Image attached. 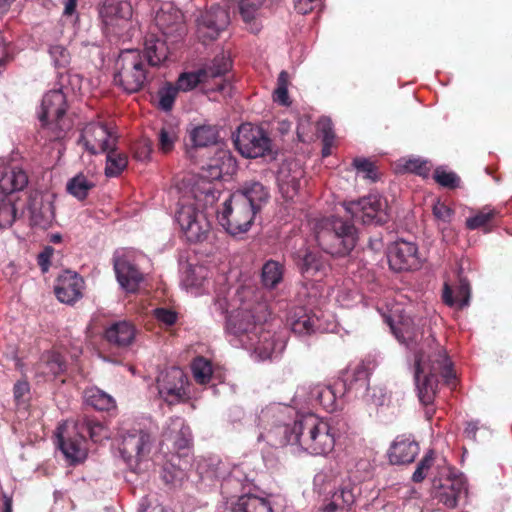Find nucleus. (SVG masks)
<instances>
[{
  "mask_svg": "<svg viewBox=\"0 0 512 512\" xmlns=\"http://www.w3.org/2000/svg\"><path fill=\"white\" fill-rule=\"evenodd\" d=\"M258 442L272 447L296 446L312 456H326L333 451L335 435L328 422L313 412H295L290 405L271 403L256 413Z\"/></svg>",
  "mask_w": 512,
  "mask_h": 512,
  "instance_id": "f257e3e1",
  "label": "nucleus"
},
{
  "mask_svg": "<svg viewBox=\"0 0 512 512\" xmlns=\"http://www.w3.org/2000/svg\"><path fill=\"white\" fill-rule=\"evenodd\" d=\"M438 374L447 384L455 379L453 363L440 345L436 344L435 348L431 347V352L427 355L422 349L415 352L414 382L418 398L426 407L427 419H431L435 412L432 404L437 393Z\"/></svg>",
  "mask_w": 512,
  "mask_h": 512,
  "instance_id": "f03ea898",
  "label": "nucleus"
},
{
  "mask_svg": "<svg viewBox=\"0 0 512 512\" xmlns=\"http://www.w3.org/2000/svg\"><path fill=\"white\" fill-rule=\"evenodd\" d=\"M224 464L218 462L215 469L208 470L207 477L222 479L221 493L224 501L218 505L216 512H274L271 502L268 499L253 494L241 496H226L230 488L244 489L250 479L244 474L239 466H234L226 477Z\"/></svg>",
  "mask_w": 512,
  "mask_h": 512,
  "instance_id": "7ed1b4c3",
  "label": "nucleus"
},
{
  "mask_svg": "<svg viewBox=\"0 0 512 512\" xmlns=\"http://www.w3.org/2000/svg\"><path fill=\"white\" fill-rule=\"evenodd\" d=\"M94 443L109 438L108 429L96 418L83 417L77 420L67 436L63 435L62 427L57 429V444L70 463L83 461L87 456V439Z\"/></svg>",
  "mask_w": 512,
  "mask_h": 512,
  "instance_id": "20e7f679",
  "label": "nucleus"
},
{
  "mask_svg": "<svg viewBox=\"0 0 512 512\" xmlns=\"http://www.w3.org/2000/svg\"><path fill=\"white\" fill-rule=\"evenodd\" d=\"M266 318L264 304L254 307L251 303H243L226 317L227 340L235 348L250 349Z\"/></svg>",
  "mask_w": 512,
  "mask_h": 512,
  "instance_id": "39448f33",
  "label": "nucleus"
},
{
  "mask_svg": "<svg viewBox=\"0 0 512 512\" xmlns=\"http://www.w3.org/2000/svg\"><path fill=\"white\" fill-rule=\"evenodd\" d=\"M295 412H312L321 407L328 413L343 409L345 397L337 381L331 385L304 384L296 389L292 399Z\"/></svg>",
  "mask_w": 512,
  "mask_h": 512,
  "instance_id": "423d86ee",
  "label": "nucleus"
},
{
  "mask_svg": "<svg viewBox=\"0 0 512 512\" xmlns=\"http://www.w3.org/2000/svg\"><path fill=\"white\" fill-rule=\"evenodd\" d=\"M27 184L28 176L23 169L12 167L4 158H0V228L10 227L16 220V193Z\"/></svg>",
  "mask_w": 512,
  "mask_h": 512,
  "instance_id": "0eeeda50",
  "label": "nucleus"
},
{
  "mask_svg": "<svg viewBox=\"0 0 512 512\" xmlns=\"http://www.w3.org/2000/svg\"><path fill=\"white\" fill-rule=\"evenodd\" d=\"M358 239V230L353 221L338 216H332L326 227L317 234V242L322 250L338 257L349 255Z\"/></svg>",
  "mask_w": 512,
  "mask_h": 512,
  "instance_id": "6e6552de",
  "label": "nucleus"
},
{
  "mask_svg": "<svg viewBox=\"0 0 512 512\" xmlns=\"http://www.w3.org/2000/svg\"><path fill=\"white\" fill-rule=\"evenodd\" d=\"M370 369L364 363L360 362L347 367L336 380L342 391V396L347 400L362 399L367 403L376 406H383L385 403V394L379 390V395L374 389L370 393Z\"/></svg>",
  "mask_w": 512,
  "mask_h": 512,
  "instance_id": "1a4fd4ad",
  "label": "nucleus"
},
{
  "mask_svg": "<svg viewBox=\"0 0 512 512\" xmlns=\"http://www.w3.org/2000/svg\"><path fill=\"white\" fill-rule=\"evenodd\" d=\"M66 94L63 86L52 89L44 94L38 112V118L43 129L51 132L49 140H58L62 138L69 129V123L64 119L67 110Z\"/></svg>",
  "mask_w": 512,
  "mask_h": 512,
  "instance_id": "9d476101",
  "label": "nucleus"
},
{
  "mask_svg": "<svg viewBox=\"0 0 512 512\" xmlns=\"http://www.w3.org/2000/svg\"><path fill=\"white\" fill-rule=\"evenodd\" d=\"M242 199L231 193L217 213L219 224L233 237L247 233L258 213Z\"/></svg>",
  "mask_w": 512,
  "mask_h": 512,
  "instance_id": "9b49d317",
  "label": "nucleus"
},
{
  "mask_svg": "<svg viewBox=\"0 0 512 512\" xmlns=\"http://www.w3.org/2000/svg\"><path fill=\"white\" fill-rule=\"evenodd\" d=\"M175 220L188 242L198 243L207 238L210 223L203 210L197 207L196 198L184 197L179 200Z\"/></svg>",
  "mask_w": 512,
  "mask_h": 512,
  "instance_id": "f8f14e48",
  "label": "nucleus"
},
{
  "mask_svg": "<svg viewBox=\"0 0 512 512\" xmlns=\"http://www.w3.org/2000/svg\"><path fill=\"white\" fill-rule=\"evenodd\" d=\"M113 81L127 93L138 92L146 81L142 56L138 50H123L116 62Z\"/></svg>",
  "mask_w": 512,
  "mask_h": 512,
  "instance_id": "ddd939ff",
  "label": "nucleus"
},
{
  "mask_svg": "<svg viewBox=\"0 0 512 512\" xmlns=\"http://www.w3.org/2000/svg\"><path fill=\"white\" fill-rule=\"evenodd\" d=\"M133 8L130 0H104L99 8L104 32L119 39L132 37Z\"/></svg>",
  "mask_w": 512,
  "mask_h": 512,
  "instance_id": "4468645a",
  "label": "nucleus"
},
{
  "mask_svg": "<svg viewBox=\"0 0 512 512\" xmlns=\"http://www.w3.org/2000/svg\"><path fill=\"white\" fill-rule=\"evenodd\" d=\"M432 486L434 498L447 508H455L468 494L464 474L455 473L451 467H444L441 476L433 478Z\"/></svg>",
  "mask_w": 512,
  "mask_h": 512,
  "instance_id": "2eb2a0df",
  "label": "nucleus"
},
{
  "mask_svg": "<svg viewBox=\"0 0 512 512\" xmlns=\"http://www.w3.org/2000/svg\"><path fill=\"white\" fill-rule=\"evenodd\" d=\"M232 138L235 148L245 158L264 157L271 151V139L266 131L251 123L241 124Z\"/></svg>",
  "mask_w": 512,
  "mask_h": 512,
  "instance_id": "dca6fc26",
  "label": "nucleus"
},
{
  "mask_svg": "<svg viewBox=\"0 0 512 512\" xmlns=\"http://www.w3.org/2000/svg\"><path fill=\"white\" fill-rule=\"evenodd\" d=\"M121 443L119 452L128 468L138 472L139 462L150 452L152 445L151 435L140 428H132L120 433Z\"/></svg>",
  "mask_w": 512,
  "mask_h": 512,
  "instance_id": "f3484780",
  "label": "nucleus"
},
{
  "mask_svg": "<svg viewBox=\"0 0 512 512\" xmlns=\"http://www.w3.org/2000/svg\"><path fill=\"white\" fill-rule=\"evenodd\" d=\"M343 206L352 219L361 220L365 225H382L389 219L387 201L378 194H369L358 200L345 202Z\"/></svg>",
  "mask_w": 512,
  "mask_h": 512,
  "instance_id": "a211bd4d",
  "label": "nucleus"
},
{
  "mask_svg": "<svg viewBox=\"0 0 512 512\" xmlns=\"http://www.w3.org/2000/svg\"><path fill=\"white\" fill-rule=\"evenodd\" d=\"M148 5L155 25L164 36L182 38L185 33L183 14L173 2L149 0Z\"/></svg>",
  "mask_w": 512,
  "mask_h": 512,
  "instance_id": "6ab92c4d",
  "label": "nucleus"
},
{
  "mask_svg": "<svg viewBox=\"0 0 512 512\" xmlns=\"http://www.w3.org/2000/svg\"><path fill=\"white\" fill-rule=\"evenodd\" d=\"M117 138V135L105 124L90 122L82 129L77 144L91 155H97L115 148Z\"/></svg>",
  "mask_w": 512,
  "mask_h": 512,
  "instance_id": "aec40b11",
  "label": "nucleus"
},
{
  "mask_svg": "<svg viewBox=\"0 0 512 512\" xmlns=\"http://www.w3.org/2000/svg\"><path fill=\"white\" fill-rule=\"evenodd\" d=\"M156 383L160 397L168 404L178 403L187 395L188 378L179 367H170L161 371Z\"/></svg>",
  "mask_w": 512,
  "mask_h": 512,
  "instance_id": "412c9836",
  "label": "nucleus"
},
{
  "mask_svg": "<svg viewBox=\"0 0 512 512\" xmlns=\"http://www.w3.org/2000/svg\"><path fill=\"white\" fill-rule=\"evenodd\" d=\"M361 485L350 478L333 487L328 502L317 512H349L361 496Z\"/></svg>",
  "mask_w": 512,
  "mask_h": 512,
  "instance_id": "4be33fe9",
  "label": "nucleus"
},
{
  "mask_svg": "<svg viewBox=\"0 0 512 512\" xmlns=\"http://www.w3.org/2000/svg\"><path fill=\"white\" fill-rule=\"evenodd\" d=\"M389 267L395 272L416 270L421 266L418 246L414 242L398 239L387 251Z\"/></svg>",
  "mask_w": 512,
  "mask_h": 512,
  "instance_id": "5701e85b",
  "label": "nucleus"
},
{
  "mask_svg": "<svg viewBox=\"0 0 512 512\" xmlns=\"http://www.w3.org/2000/svg\"><path fill=\"white\" fill-rule=\"evenodd\" d=\"M293 260L298 271L306 279L322 278L330 271L328 259L320 251L309 247L296 251L293 254Z\"/></svg>",
  "mask_w": 512,
  "mask_h": 512,
  "instance_id": "b1692460",
  "label": "nucleus"
},
{
  "mask_svg": "<svg viewBox=\"0 0 512 512\" xmlns=\"http://www.w3.org/2000/svg\"><path fill=\"white\" fill-rule=\"evenodd\" d=\"M251 348L256 358L261 361L278 358L286 348V339L283 335L265 330L263 325L258 330L255 340H252Z\"/></svg>",
  "mask_w": 512,
  "mask_h": 512,
  "instance_id": "393cba45",
  "label": "nucleus"
},
{
  "mask_svg": "<svg viewBox=\"0 0 512 512\" xmlns=\"http://www.w3.org/2000/svg\"><path fill=\"white\" fill-rule=\"evenodd\" d=\"M230 17L226 9L219 5L212 6L197 20V32L203 41L216 39L220 32L229 25Z\"/></svg>",
  "mask_w": 512,
  "mask_h": 512,
  "instance_id": "a878e982",
  "label": "nucleus"
},
{
  "mask_svg": "<svg viewBox=\"0 0 512 512\" xmlns=\"http://www.w3.org/2000/svg\"><path fill=\"white\" fill-rule=\"evenodd\" d=\"M287 324L299 338L327 331L321 319L303 307H296L289 312Z\"/></svg>",
  "mask_w": 512,
  "mask_h": 512,
  "instance_id": "bb28decb",
  "label": "nucleus"
},
{
  "mask_svg": "<svg viewBox=\"0 0 512 512\" xmlns=\"http://www.w3.org/2000/svg\"><path fill=\"white\" fill-rule=\"evenodd\" d=\"M420 318L409 315H400L397 320L390 319L389 326L395 338L408 349L414 350L423 337Z\"/></svg>",
  "mask_w": 512,
  "mask_h": 512,
  "instance_id": "cd10ccee",
  "label": "nucleus"
},
{
  "mask_svg": "<svg viewBox=\"0 0 512 512\" xmlns=\"http://www.w3.org/2000/svg\"><path fill=\"white\" fill-rule=\"evenodd\" d=\"M113 264L120 287L126 292H135L143 280V274L125 255H114Z\"/></svg>",
  "mask_w": 512,
  "mask_h": 512,
  "instance_id": "c85d7f7f",
  "label": "nucleus"
},
{
  "mask_svg": "<svg viewBox=\"0 0 512 512\" xmlns=\"http://www.w3.org/2000/svg\"><path fill=\"white\" fill-rule=\"evenodd\" d=\"M419 450V444L411 435H399L388 450L389 461L392 465L410 464L414 462Z\"/></svg>",
  "mask_w": 512,
  "mask_h": 512,
  "instance_id": "c756f323",
  "label": "nucleus"
},
{
  "mask_svg": "<svg viewBox=\"0 0 512 512\" xmlns=\"http://www.w3.org/2000/svg\"><path fill=\"white\" fill-rule=\"evenodd\" d=\"M84 280L77 273L66 272L58 278L54 292L57 299L65 304H73L82 298Z\"/></svg>",
  "mask_w": 512,
  "mask_h": 512,
  "instance_id": "7c9ffc66",
  "label": "nucleus"
},
{
  "mask_svg": "<svg viewBox=\"0 0 512 512\" xmlns=\"http://www.w3.org/2000/svg\"><path fill=\"white\" fill-rule=\"evenodd\" d=\"M233 193L239 198H243L242 200L258 212L270 197L268 188L258 181L245 182Z\"/></svg>",
  "mask_w": 512,
  "mask_h": 512,
  "instance_id": "2f4dec72",
  "label": "nucleus"
},
{
  "mask_svg": "<svg viewBox=\"0 0 512 512\" xmlns=\"http://www.w3.org/2000/svg\"><path fill=\"white\" fill-rule=\"evenodd\" d=\"M470 284L468 280L462 276H459L458 285L453 289L447 282L444 283L442 299L443 302L453 307L458 305L459 308H463L469 304L470 301Z\"/></svg>",
  "mask_w": 512,
  "mask_h": 512,
  "instance_id": "473e14b6",
  "label": "nucleus"
},
{
  "mask_svg": "<svg viewBox=\"0 0 512 512\" xmlns=\"http://www.w3.org/2000/svg\"><path fill=\"white\" fill-rule=\"evenodd\" d=\"M135 334L134 325L128 321L115 322L105 330L106 340L117 347L129 346L133 342Z\"/></svg>",
  "mask_w": 512,
  "mask_h": 512,
  "instance_id": "72a5a7b5",
  "label": "nucleus"
},
{
  "mask_svg": "<svg viewBox=\"0 0 512 512\" xmlns=\"http://www.w3.org/2000/svg\"><path fill=\"white\" fill-rule=\"evenodd\" d=\"M65 369L66 361L64 357L55 351L44 352L36 365L37 374L52 378L63 373Z\"/></svg>",
  "mask_w": 512,
  "mask_h": 512,
  "instance_id": "f704fd0d",
  "label": "nucleus"
},
{
  "mask_svg": "<svg viewBox=\"0 0 512 512\" xmlns=\"http://www.w3.org/2000/svg\"><path fill=\"white\" fill-rule=\"evenodd\" d=\"M175 434L174 444L177 449H185L191 442L190 428L185 424L183 418L179 416L171 417L165 431V435L172 437Z\"/></svg>",
  "mask_w": 512,
  "mask_h": 512,
  "instance_id": "c9c22d12",
  "label": "nucleus"
},
{
  "mask_svg": "<svg viewBox=\"0 0 512 512\" xmlns=\"http://www.w3.org/2000/svg\"><path fill=\"white\" fill-rule=\"evenodd\" d=\"M232 68V61L228 54L221 52L217 54L209 63L205 64L201 71L206 82L210 79L221 78Z\"/></svg>",
  "mask_w": 512,
  "mask_h": 512,
  "instance_id": "e433bc0d",
  "label": "nucleus"
},
{
  "mask_svg": "<svg viewBox=\"0 0 512 512\" xmlns=\"http://www.w3.org/2000/svg\"><path fill=\"white\" fill-rule=\"evenodd\" d=\"M84 400L87 405L99 411H110L116 407L115 399L95 386L85 389Z\"/></svg>",
  "mask_w": 512,
  "mask_h": 512,
  "instance_id": "4c0bfd02",
  "label": "nucleus"
},
{
  "mask_svg": "<svg viewBox=\"0 0 512 512\" xmlns=\"http://www.w3.org/2000/svg\"><path fill=\"white\" fill-rule=\"evenodd\" d=\"M168 50L164 40L150 36L144 44V57L151 66H158L167 59Z\"/></svg>",
  "mask_w": 512,
  "mask_h": 512,
  "instance_id": "58836bf2",
  "label": "nucleus"
},
{
  "mask_svg": "<svg viewBox=\"0 0 512 512\" xmlns=\"http://www.w3.org/2000/svg\"><path fill=\"white\" fill-rule=\"evenodd\" d=\"M238 4L239 13L243 21L250 25L252 32H258L260 30L257 24V18L260 14V10L265 0H234Z\"/></svg>",
  "mask_w": 512,
  "mask_h": 512,
  "instance_id": "ea45409f",
  "label": "nucleus"
},
{
  "mask_svg": "<svg viewBox=\"0 0 512 512\" xmlns=\"http://www.w3.org/2000/svg\"><path fill=\"white\" fill-rule=\"evenodd\" d=\"M284 266L278 261L268 260L261 269V283L266 289L276 288L283 280Z\"/></svg>",
  "mask_w": 512,
  "mask_h": 512,
  "instance_id": "a19ab883",
  "label": "nucleus"
},
{
  "mask_svg": "<svg viewBox=\"0 0 512 512\" xmlns=\"http://www.w3.org/2000/svg\"><path fill=\"white\" fill-rule=\"evenodd\" d=\"M31 222L35 226L46 227L53 219V210L51 202H43L42 198L38 201V197L32 199L29 204Z\"/></svg>",
  "mask_w": 512,
  "mask_h": 512,
  "instance_id": "79ce46f5",
  "label": "nucleus"
},
{
  "mask_svg": "<svg viewBox=\"0 0 512 512\" xmlns=\"http://www.w3.org/2000/svg\"><path fill=\"white\" fill-rule=\"evenodd\" d=\"M190 138L194 146L207 147L217 142L218 132L213 126L200 125L191 130Z\"/></svg>",
  "mask_w": 512,
  "mask_h": 512,
  "instance_id": "37998d69",
  "label": "nucleus"
},
{
  "mask_svg": "<svg viewBox=\"0 0 512 512\" xmlns=\"http://www.w3.org/2000/svg\"><path fill=\"white\" fill-rule=\"evenodd\" d=\"M106 153L105 175L107 177H117L127 167L128 158L125 154L117 152L116 147L111 148Z\"/></svg>",
  "mask_w": 512,
  "mask_h": 512,
  "instance_id": "c03bdc74",
  "label": "nucleus"
},
{
  "mask_svg": "<svg viewBox=\"0 0 512 512\" xmlns=\"http://www.w3.org/2000/svg\"><path fill=\"white\" fill-rule=\"evenodd\" d=\"M94 187V183L90 181L83 173H79L67 182V192L78 200H84L89 191Z\"/></svg>",
  "mask_w": 512,
  "mask_h": 512,
  "instance_id": "a18cd8bd",
  "label": "nucleus"
},
{
  "mask_svg": "<svg viewBox=\"0 0 512 512\" xmlns=\"http://www.w3.org/2000/svg\"><path fill=\"white\" fill-rule=\"evenodd\" d=\"M179 93L177 87L171 82H165L158 90V108L164 112H170Z\"/></svg>",
  "mask_w": 512,
  "mask_h": 512,
  "instance_id": "49530a36",
  "label": "nucleus"
},
{
  "mask_svg": "<svg viewBox=\"0 0 512 512\" xmlns=\"http://www.w3.org/2000/svg\"><path fill=\"white\" fill-rule=\"evenodd\" d=\"M499 215L500 212L497 209L485 206L473 216L466 219V227L469 230H476L485 227L493 218Z\"/></svg>",
  "mask_w": 512,
  "mask_h": 512,
  "instance_id": "de8ad7c7",
  "label": "nucleus"
},
{
  "mask_svg": "<svg viewBox=\"0 0 512 512\" xmlns=\"http://www.w3.org/2000/svg\"><path fill=\"white\" fill-rule=\"evenodd\" d=\"M203 71L200 69L192 72H183L179 75L174 84L179 91L188 92L196 88L201 83H206L203 77Z\"/></svg>",
  "mask_w": 512,
  "mask_h": 512,
  "instance_id": "09e8293b",
  "label": "nucleus"
},
{
  "mask_svg": "<svg viewBox=\"0 0 512 512\" xmlns=\"http://www.w3.org/2000/svg\"><path fill=\"white\" fill-rule=\"evenodd\" d=\"M193 377L199 384H206L210 381L213 370L211 362L204 357H197L191 365Z\"/></svg>",
  "mask_w": 512,
  "mask_h": 512,
  "instance_id": "8fccbe9b",
  "label": "nucleus"
},
{
  "mask_svg": "<svg viewBox=\"0 0 512 512\" xmlns=\"http://www.w3.org/2000/svg\"><path fill=\"white\" fill-rule=\"evenodd\" d=\"M177 139V127L170 124L163 125L158 133L159 149L163 153H168L172 151Z\"/></svg>",
  "mask_w": 512,
  "mask_h": 512,
  "instance_id": "3c124183",
  "label": "nucleus"
},
{
  "mask_svg": "<svg viewBox=\"0 0 512 512\" xmlns=\"http://www.w3.org/2000/svg\"><path fill=\"white\" fill-rule=\"evenodd\" d=\"M433 178L440 186L448 189H455L460 184L459 176L453 171H448L445 166H438Z\"/></svg>",
  "mask_w": 512,
  "mask_h": 512,
  "instance_id": "603ef678",
  "label": "nucleus"
},
{
  "mask_svg": "<svg viewBox=\"0 0 512 512\" xmlns=\"http://www.w3.org/2000/svg\"><path fill=\"white\" fill-rule=\"evenodd\" d=\"M288 78V73L284 70L281 71L277 78V87L273 92L274 102L286 107L291 104L288 95Z\"/></svg>",
  "mask_w": 512,
  "mask_h": 512,
  "instance_id": "864d4df0",
  "label": "nucleus"
},
{
  "mask_svg": "<svg viewBox=\"0 0 512 512\" xmlns=\"http://www.w3.org/2000/svg\"><path fill=\"white\" fill-rule=\"evenodd\" d=\"M49 55L52 61V64L56 68H66L71 60L70 53L68 50L60 44H53L49 47Z\"/></svg>",
  "mask_w": 512,
  "mask_h": 512,
  "instance_id": "5fc2aeb1",
  "label": "nucleus"
},
{
  "mask_svg": "<svg viewBox=\"0 0 512 512\" xmlns=\"http://www.w3.org/2000/svg\"><path fill=\"white\" fill-rule=\"evenodd\" d=\"M357 173L362 174L365 179L375 182L378 179L376 166L367 158L358 157L352 162Z\"/></svg>",
  "mask_w": 512,
  "mask_h": 512,
  "instance_id": "6e6d98bb",
  "label": "nucleus"
},
{
  "mask_svg": "<svg viewBox=\"0 0 512 512\" xmlns=\"http://www.w3.org/2000/svg\"><path fill=\"white\" fill-rule=\"evenodd\" d=\"M434 461V452L429 450L417 464L412 475V480L416 483L423 481L427 475V471L431 468Z\"/></svg>",
  "mask_w": 512,
  "mask_h": 512,
  "instance_id": "4d7b16f0",
  "label": "nucleus"
},
{
  "mask_svg": "<svg viewBox=\"0 0 512 512\" xmlns=\"http://www.w3.org/2000/svg\"><path fill=\"white\" fill-rule=\"evenodd\" d=\"M434 461V452L429 450L417 464L412 475V480L416 483L423 481L427 475V471L431 468Z\"/></svg>",
  "mask_w": 512,
  "mask_h": 512,
  "instance_id": "13d9d810",
  "label": "nucleus"
},
{
  "mask_svg": "<svg viewBox=\"0 0 512 512\" xmlns=\"http://www.w3.org/2000/svg\"><path fill=\"white\" fill-rule=\"evenodd\" d=\"M155 319L166 327L173 326L178 320V313L172 309L158 307L153 310Z\"/></svg>",
  "mask_w": 512,
  "mask_h": 512,
  "instance_id": "bf43d9fd",
  "label": "nucleus"
},
{
  "mask_svg": "<svg viewBox=\"0 0 512 512\" xmlns=\"http://www.w3.org/2000/svg\"><path fill=\"white\" fill-rule=\"evenodd\" d=\"M185 476L182 469L172 463H166L161 472V478L166 484H175Z\"/></svg>",
  "mask_w": 512,
  "mask_h": 512,
  "instance_id": "052dcab7",
  "label": "nucleus"
},
{
  "mask_svg": "<svg viewBox=\"0 0 512 512\" xmlns=\"http://www.w3.org/2000/svg\"><path fill=\"white\" fill-rule=\"evenodd\" d=\"M428 161L423 158H411L408 159L405 163V168L422 177H427L430 172V168L428 166Z\"/></svg>",
  "mask_w": 512,
  "mask_h": 512,
  "instance_id": "680f3d73",
  "label": "nucleus"
},
{
  "mask_svg": "<svg viewBox=\"0 0 512 512\" xmlns=\"http://www.w3.org/2000/svg\"><path fill=\"white\" fill-rule=\"evenodd\" d=\"M432 212L434 217L444 224H449L454 215L453 209H451L449 206H447L440 200H437L436 203L433 205Z\"/></svg>",
  "mask_w": 512,
  "mask_h": 512,
  "instance_id": "e2e57ef3",
  "label": "nucleus"
},
{
  "mask_svg": "<svg viewBox=\"0 0 512 512\" xmlns=\"http://www.w3.org/2000/svg\"><path fill=\"white\" fill-rule=\"evenodd\" d=\"M219 159H213L206 167H203L202 177L209 180H218L223 176V169L219 165Z\"/></svg>",
  "mask_w": 512,
  "mask_h": 512,
  "instance_id": "0e129e2a",
  "label": "nucleus"
},
{
  "mask_svg": "<svg viewBox=\"0 0 512 512\" xmlns=\"http://www.w3.org/2000/svg\"><path fill=\"white\" fill-rule=\"evenodd\" d=\"M318 131L322 140H334L335 134L332 121L329 118H321L318 122Z\"/></svg>",
  "mask_w": 512,
  "mask_h": 512,
  "instance_id": "69168bd1",
  "label": "nucleus"
},
{
  "mask_svg": "<svg viewBox=\"0 0 512 512\" xmlns=\"http://www.w3.org/2000/svg\"><path fill=\"white\" fill-rule=\"evenodd\" d=\"M54 254V248L51 246H46L42 252L39 253L37 257V263L42 270V272H47L49 270L51 264V258Z\"/></svg>",
  "mask_w": 512,
  "mask_h": 512,
  "instance_id": "338daca9",
  "label": "nucleus"
},
{
  "mask_svg": "<svg viewBox=\"0 0 512 512\" xmlns=\"http://www.w3.org/2000/svg\"><path fill=\"white\" fill-rule=\"evenodd\" d=\"M30 386L27 381H18L14 384L13 395L15 401L20 404L24 401V397L29 393Z\"/></svg>",
  "mask_w": 512,
  "mask_h": 512,
  "instance_id": "774afa93",
  "label": "nucleus"
}]
</instances>
